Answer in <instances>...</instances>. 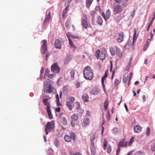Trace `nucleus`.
<instances>
[{
	"label": "nucleus",
	"instance_id": "obj_1",
	"mask_svg": "<svg viewBox=\"0 0 155 155\" xmlns=\"http://www.w3.org/2000/svg\"><path fill=\"white\" fill-rule=\"evenodd\" d=\"M50 81L47 79L44 84V91L45 93H49L53 92L54 93H56V90L51 84Z\"/></svg>",
	"mask_w": 155,
	"mask_h": 155
},
{
	"label": "nucleus",
	"instance_id": "obj_2",
	"mask_svg": "<svg viewBox=\"0 0 155 155\" xmlns=\"http://www.w3.org/2000/svg\"><path fill=\"white\" fill-rule=\"evenodd\" d=\"M84 76L87 80H91L93 77L92 70L89 66H87L84 68L83 71Z\"/></svg>",
	"mask_w": 155,
	"mask_h": 155
},
{
	"label": "nucleus",
	"instance_id": "obj_3",
	"mask_svg": "<svg viewBox=\"0 0 155 155\" xmlns=\"http://www.w3.org/2000/svg\"><path fill=\"white\" fill-rule=\"evenodd\" d=\"M48 99L47 98H44L43 100V101L44 104L47 106L46 109L48 114V116L50 119H52L53 115L51 114V111L50 109V103L48 102Z\"/></svg>",
	"mask_w": 155,
	"mask_h": 155
},
{
	"label": "nucleus",
	"instance_id": "obj_4",
	"mask_svg": "<svg viewBox=\"0 0 155 155\" xmlns=\"http://www.w3.org/2000/svg\"><path fill=\"white\" fill-rule=\"evenodd\" d=\"M70 135L66 134L64 137V139L67 142H70L71 139L74 141H75L76 139V135L75 134L72 132L69 133Z\"/></svg>",
	"mask_w": 155,
	"mask_h": 155
},
{
	"label": "nucleus",
	"instance_id": "obj_5",
	"mask_svg": "<svg viewBox=\"0 0 155 155\" xmlns=\"http://www.w3.org/2000/svg\"><path fill=\"white\" fill-rule=\"evenodd\" d=\"M124 36V33L121 32L116 33L114 36V38L118 43H120L123 41Z\"/></svg>",
	"mask_w": 155,
	"mask_h": 155
},
{
	"label": "nucleus",
	"instance_id": "obj_6",
	"mask_svg": "<svg viewBox=\"0 0 155 155\" xmlns=\"http://www.w3.org/2000/svg\"><path fill=\"white\" fill-rule=\"evenodd\" d=\"M41 43L42 45L41 48V52L42 54H44L47 50V41L46 40H44L41 41Z\"/></svg>",
	"mask_w": 155,
	"mask_h": 155
},
{
	"label": "nucleus",
	"instance_id": "obj_7",
	"mask_svg": "<svg viewBox=\"0 0 155 155\" xmlns=\"http://www.w3.org/2000/svg\"><path fill=\"white\" fill-rule=\"evenodd\" d=\"M51 71L54 73H58L60 71V68L57 63H54L51 65Z\"/></svg>",
	"mask_w": 155,
	"mask_h": 155
},
{
	"label": "nucleus",
	"instance_id": "obj_8",
	"mask_svg": "<svg viewBox=\"0 0 155 155\" xmlns=\"http://www.w3.org/2000/svg\"><path fill=\"white\" fill-rule=\"evenodd\" d=\"M131 78V76L129 75V74L127 72L126 73L124 76L123 78V81L125 84L127 83L128 81V85H129V83Z\"/></svg>",
	"mask_w": 155,
	"mask_h": 155
},
{
	"label": "nucleus",
	"instance_id": "obj_9",
	"mask_svg": "<svg viewBox=\"0 0 155 155\" xmlns=\"http://www.w3.org/2000/svg\"><path fill=\"white\" fill-rule=\"evenodd\" d=\"M114 11L115 14L121 12L122 11V8L121 5L119 4L115 5L114 7Z\"/></svg>",
	"mask_w": 155,
	"mask_h": 155
},
{
	"label": "nucleus",
	"instance_id": "obj_10",
	"mask_svg": "<svg viewBox=\"0 0 155 155\" xmlns=\"http://www.w3.org/2000/svg\"><path fill=\"white\" fill-rule=\"evenodd\" d=\"M66 35L68 39L70 45L71 47H72L74 48H75L76 47V46L73 44L71 40L70 39V38H72V37L73 35L71 34V33L70 32H68L67 34H66Z\"/></svg>",
	"mask_w": 155,
	"mask_h": 155
},
{
	"label": "nucleus",
	"instance_id": "obj_11",
	"mask_svg": "<svg viewBox=\"0 0 155 155\" xmlns=\"http://www.w3.org/2000/svg\"><path fill=\"white\" fill-rule=\"evenodd\" d=\"M83 17L85 18L86 19H83L82 21V25L83 27L85 29H87L88 27V24L87 22V18L86 15H84Z\"/></svg>",
	"mask_w": 155,
	"mask_h": 155
},
{
	"label": "nucleus",
	"instance_id": "obj_12",
	"mask_svg": "<svg viewBox=\"0 0 155 155\" xmlns=\"http://www.w3.org/2000/svg\"><path fill=\"white\" fill-rule=\"evenodd\" d=\"M54 123L53 120L51 122H48L45 127V129H51L54 127Z\"/></svg>",
	"mask_w": 155,
	"mask_h": 155
},
{
	"label": "nucleus",
	"instance_id": "obj_13",
	"mask_svg": "<svg viewBox=\"0 0 155 155\" xmlns=\"http://www.w3.org/2000/svg\"><path fill=\"white\" fill-rule=\"evenodd\" d=\"M100 91V89L98 88L94 87L91 91V93L92 95H96L98 94Z\"/></svg>",
	"mask_w": 155,
	"mask_h": 155
},
{
	"label": "nucleus",
	"instance_id": "obj_14",
	"mask_svg": "<svg viewBox=\"0 0 155 155\" xmlns=\"http://www.w3.org/2000/svg\"><path fill=\"white\" fill-rule=\"evenodd\" d=\"M90 123V119L88 117H85L82 122V125L84 127H86Z\"/></svg>",
	"mask_w": 155,
	"mask_h": 155
},
{
	"label": "nucleus",
	"instance_id": "obj_15",
	"mask_svg": "<svg viewBox=\"0 0 155 155\" xmlns=\"http://www.w3.org/2000/svg\"><path fill=\"white\" fill-rule=\"evenodd\" d=\"M134 132L136 133H139L142 130V127L139 125H137L135 126L134 128Z\"/></svg>",
	"mask_w": 155,
	"mask_h": 155
},
{
	"label": "nucleus",
	"instance_id": "obj_16",
	"mask_svg": "<svg viewBox=\"0 0 155 155\" xmlns=\"http://www.w3.org/2000/svg\"><path fill=\"white\" fill-rule=\"evenodd\" d=\"M55 47L56 48H61V44L60 41L58 39L55 40L54 44Z\"/></svg>",
	"mask_w": 155,
	"mask_h": 155
},
{
	"label": "nucleus",
	"instance_id": "obj_17",
	"mask_svg": "<svg viewBox=\"0 0 155 155\" xmlns=\"http://www.w3.org/2000/svg\"><path fill=\"white\" fill-rule=\"evenodd\" d=\"M90 149L91 152V155H95V147L94 145H90Z\"/></svg>",
	"mask_w": 155,
	"mask_h": 155
},
{
	"label": "nucleus",
	"instance_id": "obj_18",
	"mask_svg": "<svg viewBox=\"0 0 155 155\" xmlns=\"http://www.w3.org/2000/svg\"><path fill=\"white\" fill-rule=\"evenodd\" d=\"M110 15V12L109 9H107L106 12V17L104 18V20L106 21L109 18Z\"/></svg>",
	"mask_w": 155,
	"mask_h": 155
},
{
	"label": "nucleus",
	"instance_id": "obj_19",
	"mask_svg": "<svg viewBox=\"0 0 155 155\" xmlns=\"http://www.w3.org/2000/svg\"><path fill=\"white\" fill-rule=\"evenodd\" d=\"M78 117V114H74L71 116V119L72 121H75L77 120Z\"/></svg>",
	"mask_w": 155,
	"mask_h": 155
},
{
	"label": "nucleus",
	"instance_id": "obj_20",
	"mask_svg": "<svg viewBox=\"0 0 155 155\" xmlns=\"http://www.w3.org/2000/svg\"><path fill=\"white\" fill-rule=\"evenodd\" d=\"M82 98L84 102H85L88 101L87 99L88 98V96L87 94H84L82 95Z\"/></svg>",
	"mask_w": 155,
	"mask_h": 155
},
{
	"label": "nucleus",
	"instance_id": "obj_21",
	"mask_svg": "<svg viewBox=\"0 0 155 155\" xmlns=\"http://www.w3.org/2000/svg\"><path fill=\"white\" fill-rule=\"evenodd\" d=\"M97 23L100 25H101L103 23V20L101 17L99 16L97 17Z\"/></svg>",
	"mask_w": 155,
	"mask_h": 155
},
{
	"label": "nucleus",
	"instance_id": "obj_22",
	"mask_svg": "<svg viewBox=\"0 0 155 155\" xmlns=\"http://www.w3.org/2000/svg\"><path fill=\"white\" fill-rule=\"evenodd\" d=\"M138 37V35H137V33L136 31H134V34L133 35V43L132 44L133 45H134V44L136 42V40L137 38Z\"/></svg>",
	"mask_w": 155,
	"mask_h": 155
},
{
	"label": "nucleus",
	"instance_id": "obj_23",
	"mask_svg": "<svg viewBox=\"0 0 155 155\" xmlns=\"http://www.w3.org/2000/svg\"><path fill=\"white\" fill-rule=\"evenodd\" d=\"M93 1V0H86V5L87 8H89Z\"/></svg>",
	"mask_w": 155,
	"mask_h": 155
},
{
	"label": "nucleus",
	"instance_id": "obj_24",
	"mask_svg": "<svg viewBox=\"0 0 155 155\" xmlns=\"http://www.w3.org/2000/svg\"><path fill=\"white\" fill-rule=\"evenodd\" d=\"M96 136L95 135H93L91 137V145H94V142L95 140Z\"/></svg>",
	"mask_w": 155,
	"mask_h": 155
},
{
	"label": "nucleus",
	"instance_id": "obj_25",
	"mask_svg": "<svg viewBox=\"0 0 155 155\" xmlns=\"http://www.w3.org/2000/svg\"><path fill=\"white\" fill-rule=\"evenodd\" d=\"M99 58L101 60H103L105 58V55L104 52H102L101 53Z\"/></svg>",
	"mask_w": 155,
	"mask_h": 155
},
{
	"label": "nucleus",
	"instance_id": "obj_26",
	"mask_svg": "<svg viewBox=\"0 0 155 155\" xmlns=\"http://www.w3.org/2000/svg\"><path fill=\"white\" fill-rule=\"evenodd\" d=\"M61 121L64 125H66L67 124V120L64 117H63L61 118Z\"/></svg>",
	"mask_w": 155,
	"mask_h": 155
},
{
	"label": "nucleus",
	"instance_id": "obj_27",
	"mask_svg": "<svg viewBox=\"0 0 155 155\" xmlns=\"http://www.w3.org/2000/svg\"><path fill=\"white\" fill-rule=\"evenodd\" d=\"M51 16V12H48V15L47 17L45 19V20L44 21V23H47L49 21Z\"/></svg>",
	"mask_w": 155,
	"mask_h": 155
},
{
	"label": "nucleus",
	"instance_id": "obj_28",
	"mask_svg": "<svg viewBox=\"0 0 155 155\" xmlns=\"http://www.w3.org/2000/svg\"><path fill=\"white\" fill-rule=\"evenodd\" d=\"M78 115L79 116L81 117L84 112V110L81 109L77 110Z\"/></svg>",
	"mask_w": 155,
	"mask_h": 155
},
{
	"label": "nucleus",
	"instance_id": "obj_29",
	"mask_svg": "<svg viewBox=\"0 0 155 155\" xmlns=\"http://www.w3.org/2000/svg\"><path fill=\"white\" fill-rule=\"evenodd\" d=\"M71 79L73 80L74 79V77L75 75V71L73 70H72L70 72Z\"/></svg>",
	"mask_w": 155,
	"mask_h": 155
},
{
	"label": "nucleus",
	"instance_id": "obj_30",
	"mask_svg": "<svg viewBox=\"0 0 155 155\" xmlns=\"http://www.w3.org/2000/svg\"><path fill=\"white\" fill-rule=\"evenodd\" d=\"M66 105L68 107L69 109L70 110H71L72 108L71 105V103L70 102H66Z\"/></svg>",
	"mask_w": 155,
	"mask_h": 155
},
{
	"label": "nucleus",
	"instance_id": "obj_31",
	"mask_svg": "<svg viewBox=\"0 0 155 155\" xmlns=\"http://www.w3.org/2000/svg\"><path fill=\"white\" fill-rule=\"evenodd\" d=\"M100 53V51L99 50H97L96 51L95 53V56L97 58V59L99 58V56Z\"/></svg>",
	"mask_w": 155,
	"mask_h": 155
},
{
	"label": "nucleus",
	"instance_id": "obj_32",
	"mask_svg": "<svg viewBox=\"0 0 155 155\" xmlns=\"http://www.w3.org/2000/svg\"><path fill=\"white\" fill-rule=\"evenodd\" d=\"M106 118L108 120H110V116L109 110H108L106 114Z\"/></svg>",
	"mask_w": 155,
	"mask_h": 155
},
{
	"label": "nucleus",
	"instance_id": "obj_33",
	"mask_svg": "<svg viewBox=\"0 0 155 155\" xmlns=\"http://www.w3.org/2000/svg\"><path fill=\"white\" fill-rule=\"evenodd\" d=\"M122 18V17L120 15L117 16L115 18V20H116L118 22L120 21Z\"/></svg>",
	"mask_w": 155,
	"mask_h": 155
},
{
	"label": "nucleus",
	"instance_id": "obj_34",
	"mask_svg": "<svg viewBox=\"0 0 155 155\" xmlns=\"http://www.w3.org/2000/svg\"><path fill=\"white\" fill-rule=\"evenodd\" d=\"M54 143L56 147H58L59 144V142L58 139L57 138L55 139L54 141Z\"/></svg>",
	"mask_w": 155,
	"mask_h": 155
},
{
	"label": "nucleus",
	"instance_id": "obj_35",
	"mask_svg": "<svg viewBox=\"0 0 155 155\" xmlns=\"http://www.w3.org/2000/svg\"><path fill=\"white\" fill-rule=\"evenodd\" d=\"M119 131V130L117 127L114 128L113 130L112 131L114 134H117Z\"/></svg>",
	"mask_w": 155,
	"mask_h": 155
},
{
	"label": "nucleus",
	"instance_id": "obj_36",
	"mask_svg": "<svg viewBox=\"0 0 155 155\" xmlns=\"http://www.w3.org/2000/svg\"><path fill=\"white\" fill-rule=\"evenodd\" d=\"M111 149L110 146V145H109L108 146L107 148V151L108 153H109L111 152Z\"/></svg>",
	"mask_w": 155,
	"mask_h": 155
},
{
	"label": "nucleus",
	"instance_id": "obj_37",
	"mask_svg": "<svg viewBox=\"0 0 155 155\" xmlns=\"http://www.w3.org/2000/svg\"><path fill=\"white\" fill-rule=\"evenodd\" d=\"M108 70H107L105 72L104 75V76L102 77V78L103 79H105L106 78L107 76V74H108Z\"/></svg>",
	"mask_w": 155,
	"mask_h": 155
},
{
	"label": "nucleus",
	"instance_id": "obj_38",
	"mask_svg": "<svg viewBox=\"0 0 155 155\" xmlns=\"http://www.w3.org/2000/svg\"><path fill=\"white\" fill-rule=\"evenodd\" d=\"M104 109L106 110L108 107V102L107 101H105L104 103Z\"/></svg>",
	"mask_w": 155,
	"mask_h": 155
},
{
	"label": "nucleus",
	"instance_id": "obj_39",
	"mask_svg": "<svg viewBox=\"0 0 155 155\" xmlns=\"http://www.w3.org/2000/svg\"><path fill=\"white\" fill-rule=\"evenodd\" d=\"M155 19V12L154 13L153 15V17H152L150 23L152 24L153 22L154 21Z\"/></svg>",
	"mask_w": 155,
	"mask_h": 155
},
{
	"label": "nucleus",
	"instance_id": "obj_40",
	"mask_svg": "<svg viewBox=\"0 0 155 155\" xmlns=\"http://www.w3.org/2000/svg\"><path fill=\"white\" fill-rule=\"evenodd\" d=\"M135 155H144V154L143 152L138 151L135 153Z\"/></svg>",
	"mask_w": 155,
	"mask_h": 155
},
{
	"label": "nucleus",
	"instance_id": "obj_41",
	"mask_svg": "<svg viewBox=\"0 0 155 155\" xmlns=\"http://www.w3.org/2000/svg\"><path fill=\"white\" fill-rule=\"evenodd\" d=\"M119 83V80L118 79H116L114 81V86L116 87L117 85Z\"/></svg>",
	"mask_w": 155,
	"mask_h": 155
},
{
	"label": "nucleus",
	"instance_id": "obj_42",
	"mask_svg": "<svg viewBox=\"0 0 155 155\" xmlns=\"http://www.w3.org/2000/svg\"><path fill=\"white\" fill-rule=\"evenodd\" d=\"M110 52L112 56L115 55V54L113 48H110Z\"/></svg>",
	"mask_w": 155,
	"mask_h": 155
},
{
	"label": "nucleus",
	"instance_id": "obj_43",
	"mask_svg": "<svg viewBox=\"0 0 155 155\" xmlns=\"http://www.w3.org/2000/svg\"><path fill=\"white\" fill-rule=\"evenodd\" d=\"M76 104L77 105V106L76 107V109L77 110L80 109V104L78 102H76Z\"/></svg>",
	"mask_w": 155,
	"mask_h": 155
},
{
	"label": "nucleus",
	"instance_id": "obj_44",
	"mask_svg": "<svg viewBox=\"0 0 155 155\" xmlns=\"http://www.w3.org/2000/svg\"><path fill=\"white\" fill-rule=\"evenodd\" d=\"M107 142L104 140V150H105L107 148Z\"/></svg>",
	"mask_w": 155,
	"mask_h": 155
},
{
	"label": "nucleus",
	"instance_id": "obj_45",
	"mask_svg": "<svg viewBox=\"0 0 155 155\" xmlns=\"http://www.w3.org/2000/svg\"><path fill=\"white\" fill-rule=\"evenodd\" d=\"M150 134V130L149 127H147V131L146 133V135L147 136L149 135Z\"/></svg>",
	"mask_w": 155,
	"mask_h": 155
},
{
	"label": "nucleus",
	"instance_id": "obj_46",
	"mask_svg": "<svg viewBox=\"0 0 155 155\" xmlns=\"http://www.w3.org/2000/svg\"><path fill=\"white\" fill-rule=\"evenodd\" d=\"M127 2L124 1H123L122 3V5H121L122 7L123 6V7H125L127 6Z\"/></svg>",
	"mask_w": 155,
	"mask_h": 155
},
{
	"label": "nucleus",
	"instance_id": "obj_47",
	"mask_svg": "<svg viewBox=\"0 0 155 155\" xmlns=\"http://www.w3.org/2000/svg\"><path fill=\"white\" fill-rule=\"evenodd\" d=\"M54 74H48V76L49 78H52L54 77Z\"/></svg>",
	"mask_w": 155,
	"mask_h": 155
},
{
	"label": "nucleus",
	"instance_id": "obj_48",
	"mask_svg": "<svg viewBox=\"0 0 155 155\" xmlns=\"http://www.w3.org/2000/svg\"><path fill=\"white\" fill-rule=\"evenodd\" d=\"M151 149L152 151H155V143L153 145L151 146Z\"/></svg>",
	"mask_w": 155,
	"mask_h": 155
},
{
	"label": "nucleus",
	"instance_id": "obj_49",
	"mask_svg": "<svg viewBox=\"0 0 155 155\" xmlns=\"http://www.w3.org/2000/svg\"><path fill=\"white\" fill-rule=\"evenodd\" d=\"M120 150V148L119 147H118L116 150V155H119V153Z\"/></svg>",
	"mask_w": 155,
	"mask_h": 155
},
{
	"label": "nucleus",
	"instance_id": "obj_50",
	"mask_svg": "<svg viewBox=\"0 0 155 155\" xmlns=\"http://www.w3.org/2000/svg\"><path fill=\"white\" fill-rule=\"evenodd\" d=\"M151 40V39L150 38H148L147 40V42H146V45L147 44V45H149L150 43Z\"/></svg>",
	"mask_w": 155,
	"mask_h": 155
},
{
	"label": "nucleus",
	"instance_id": "obj_51",
	"mask_svg": "<svg viewBox=\"0 0 155 155\" xmlns=\"http://www.w3.org/2000/svg\"><path fill=\"white\" fill-rule=\"evenodd\" d=\"M70 4V3L69 2L66 1L64 5L66 7H69Z\"/></svg>",
	"mask_w": 155,
	"mask_h": 155
},
{
	"label": "nucleus",
	"instance_id": "obj_52",
	"mask_svg": "<svg viewBox=\"0 0 155 155\" xmlns=\"http://www.w3.org/2000/svg\"><path fill=\"white\" fill-rule=\"evenodd\" d=\"M70 4V3L69 2L66 1L64 5L66 7H69Z\"/></svg>",
	"mask_w": 155,
	"mask_h": 155
},
{
	"label": "nucleus",
	"instance_id": "obj_53",
	"mask_svg": "<svg viewBox=\"0 0 155 155\" xmlns=\"http://www.w3.org/2000/svg\"><path fill=\"white\" fill-rule=\"evenodd\" d=\"M76 87L77 88H78L80 86V83L79 82H78L76 83L75 84Z\"/></svg>",
	"mask_w": 155,
	"mask_h": 155
},
{
	"label": "nucleus",
	"instance_id": "obj_54",
	"mask_svg": "<svg viewBox=\"0 0 155 155\" xmlns=\"http://www.w3.org/2000/svg\"><path fill=\"white\" fill-rule=\"evenodd\" d=\"M74 100H75V98L74 97H70V101L71 102H73L74 101Z\"/></svg>",
	"mask_w": 155,
	"mask_h": 155
},
{
	"label": "nucleus",
	"instance_id": "obj_55",
	"mask_svg": "<svg viewBox=\"0 0 155 155\" xmlns=\"http://www.w3.org/2000/svg\"><path fill=\"white\" fill-rule=\"evenodd\" d=\"M115 1L117 3L119 4L122 2V0H115Z\"/></svg>",
	"mask_w": 155,
	"mask_h": 155
},
{
	"label": "nucleus",
	"instance_id": "obj_56",
	"mask_svg": "<svg viewBox=\"0 0 155 155\" xmlns=\"http://www.w3.org/2000/svg\"><path fill=\"white\" fill-rule=\"evenodd\" d=\"M148 46L149 45H148L147 44L146 45L145 44L143 48V50L144 51H146L147 50L148 47Z\"/></svg>",
	"mask_w": 155,
	"mask_h": 155
},
{
	"label": "nucleus",
	"instance_id": "obj_57",
	"mask_svg": "<svg viewBox=\"0 0 155 155\" xmlns=\"http://www.w3.org/2000/svg\"><path fill=\"white\" fill-rule=\"evenodd\" d=\"M131 45V41H128L127 42V45H128V46H130Z\"/></svg>",
	"mask_w": 155,
	"mask_h": 155
},
{
	"label": "nucleus",
	"instance_id": "obj_58",
	"mask_svg": "<svg viewBox=\"0 0 155 155\" xmlns=\"http://www.w3.org/2000/svg\"><path fill=\"white\" fill-rule=\"evenodd\" d=\"M56 104L57 106H61V104L60 103V100L58 101H56Z\"/></svg>",
	"mask_w": 155,
	"mask_h": 155
},
{
	"label": "nucleus",
	"instance_id": "obj_59",
	"mask_svg": "<svg viewBox=\"0 0 155 155\" xmlns=\"http://www.w3.org/2000/svg\"><path fill=\"white\" fill-rule=\"evenodd\" d=\"M95 9L97 11H99V12H101V11L100 7L99 6L96 7L95 8Z\"/></svg>",
	"mask_w": 155,
	"mask_h": 155
},
{
	"label": "nucleus",
	"instance_id": "obj_60",
	"mask_svg": "<svg viewBox=\"0 0 155 155\" xmlns=\"http://www.w3.org/2000/svg\"><path fill=\"white\" fill-rule=\"evenodd\" d=\"M55 111L57 112H59L60 111V107H58L55 109Z\"/></svg>",
	"mask_w": 155,
	"mask_h": 155
},
{
	"label": "nucleus",
	"instance_id": "obj_61",
	"mask_svg": "<svg viewBox=\"0 0 155 155\" xmlns=\"http://www.w3.org/2000/svg\"><path fill=\"white\" fill-rule=\"evenodd\" d=\"M118 147H120L123 146V144L121 142H120L118 144Z\"/></svg>",
	"mask_w": 155,
	"mask_h": 155
},
{
	"label": "nucleus",
	"instance_id": "obj_62",
	"mask_svg": "<svg viewBox=\"0 0 155 155\" xmlns=\"http://www.w3.org/2000/svg\"><path fill=\"white\" fill-rule=\"evenodd\" d=\"M95 14V11H92L91 12V16H94V15Z\"/></svg>",
	"mask_w": 155,
	"mask_h": 155
},
{
	"label": "nucleus",
	"instance_id": "obj_63",
	"mask_svg": "<svg viewBox=\"0 0 155 155\" xmlns=\"http://www.w3.org/2000/svg\"><path fill=\"white\" fill-rule=\"evenodd\" d=\"M50 71L49 69H46L45 70V74L46 75H47V74H49V72Z\"/></svg>",
	"mask_w": 155,
	"mask_h": 155
},
{
	"label": "nucleus",
	"instance_id": "obj_64",
	"mask_svg": "<svg viewBox=\"0 0 155 155\" xmlns=\"http://www.w3.org/2000/svg\"><path fill=\"white\" fill-rule=\"evenodd\" d=\"M72 38H76L78 39H80V38L78 36H74V35H72Z\"/></svg>",
	"mask_w": 155,
	"mask_h": 155
}]
</instances>
